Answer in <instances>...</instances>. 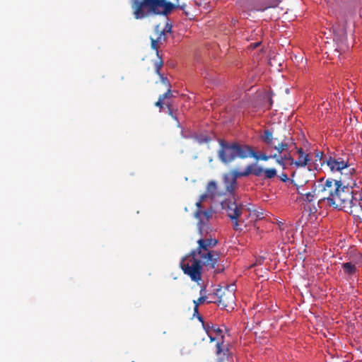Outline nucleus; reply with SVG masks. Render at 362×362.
<instances>
[{"instance_id": "f8f14e48", "label": "nucleus", "mask_w": 362, "mask_h": 362, "mask_svg": "<svg viewBox=\"0 0 362 362\" xmlns=\"http://www.w3.org/2000/svg\"><path fill=\"white\" fill-rule=\"evenodd\" d=\"M292 177H293V178L291 180V182L296 187L298 193L301 195V199L303 201H306L307 202H313L315 196H316L315 190L313 192H300V188L303 187V184L300 182L296 179L295 173H293Z\"/></svg>"}, {"instance_id": "c85d7f7f", "label": "nucleus", "mask_w": 362, "mask_h": 362, "mask_svg": "<svg viewBox=\"0 0 362 362\" xmlns=\"http://www.w3.org/2000/svg\"><path fill=\"white\" fill-rule=\"evenodd\" d=\"M166 105L168 107V115L178 122L177 117L173 115L172 105L170 104H166Z\"/></svg>"}, {"instance_id": "20e7f679", "label": "nucleus", "mask_w": 362, "mask_h": 362, "mask_svg": "<svg viewBox=\"0 0 362 362\" xmlns=\"http://www.w3.org/2000/svg\"><path fill=\"white\" fill-rule=\"evenodd\" d=\"M220 149L218 156L225 164L233 162L235 158L245 159L250 157V146L238 142H228L223 139L219 140Z\"/></svg>"}, {"instance_id": "f3484780", "label": "nucleus", "mask_w": 362, "mask_h": 362, "mask_svg": "<svg viewBox=\"0 0 362 362\" xmlns=\"http://www.w3.org/2000/svg\"><path fill=\"white\" fill-rule=\"evenodd\" d=\"M250 157H252V158H255L256 160H264V161H267L268 160L269 158H277V154L275 153L274 155H270V156H267L266 155L265 153H261L260 155H257L252 149V147H250Z\"/></svg>"}, {"instance_id": "dca6fc26", "label": "nucleus", "mask_w": 362, "mask_h": 362, "mask_svg": "<svg viewBox=\"0 0 362 362\" xmlns=\"http://www.w3.org/2000/svg\"><path fill=\"white\" fill-rule=\"evenodd\" d=\"M254 172V165L253 164L248 165L245 170L243 172H238L236 170H233L230 171V173H232L233 176H235V180L237 181V178L240 177H247L250 174L253 175Z\"/></svg>"}, {"instance_id": "473e14b6", "label": "nucleus", "mask_w": 362, "mask_h": 362, "mask_svg": "<svg viewBox=\"0 0 362 362\" xmlns=\"http://www.w3.org/2000/svg\"><path fill=\"white\" fill-rule=\"evenodd\" d=\"M280 178L281 180L283 181V182H286L288 180V177H287V175L285 174V173H283L281 174V175L280 176Z\"/></svg>"}, {"instance_id": "4be33fe9", "label": "nucleus", "mask_w": 362, "mask_h": 362, "mask_svg": "<svg viewBox=\"0 0 362 362\" xmlns=\"http://www.w3.org/2000/svg\"><path fill=\"white\" fill-rule=\"evenodd\" d=\"M281 158L284 159V160L286 163H287V165H293L294 160L289 153L284 154L283 156H281Z\"/></svg>"}, {"instance_id": "f257e3e1", "label": "nucleus", "mask_w": 362, "mask_h": 362, "mask_svg": "<svg viewBox=\"0 0 362 362\" xmlns=\"http://www.w3.org/2000/svg\"><path fill=\"white\" fill-rule=\"evenodd\" d=\"M316 197L319 198L318 204L327 202L329 206L349 212L354 216L361 211L359 206L354 204L352 187L343 185L341 180H337L328 178L326 180L321 178L318 184L315 185Z\"/></svg>"}, {"instance_id": "2eb2a0df", "label": "nucleus", "mask_w": 362, "mask_h": 362, "mask_svg": "<svg viewBox=\"0 0 362 362\" xmlns=\"http://www.w3.org/2000/svg\"><path fill=\"white\" fill-rule=\"evenodd\" d=\"M211 216V210H202V208H197L195 211V217L199 219V224L203 223L204 219L209 221Z\"/></svg>"}, {"instance_id": "a878e982", "label": "nucleus", "mask_w": 362, "mask_h": 362, "mask_svg": "<svg viewBox=\"0 0 362 362\" xmlns=\"http://www.w3.org/2000/svg\"><path fill=\"white\" fill-rule=\"evenodd\" d=\"M151 48L156 51V55L158 57H159L160 55H159V52L158 50V43L160 42L156 39L152 38V37L151 38Z\"/></svg>"}, {"instance_id": "5701e85b", "label": "nucleus", "mask_w": 362, "mask_h": 362, "mask_svg": "<svg viewBox=\"0 0 362 362\" xmlns=\"http://www.w3.org/2000/svg\"><path fill=\"white\" fill-rule=\"evenodd\" d=\"M213 336H216L217 337H222L223 345H226L224 344V336L223 335V331L219 327H215V329H213Z\"/></svg>"}, {"instance_id": "9b49d317", "label": "nucleus", "mask_w": 362, "mask_h": 362, "mask_svg": "<svg viewBox=\"0 0 362 362\" xmlns=\"http://www.w3.org/2000/svg\"><path fill=\"white\" fill-rule=\"evenodd\" d=\"M253 175L257 177L264 176V179H272L276 176V170L275 168H266L258 165L257 163L253 164Z\"/></svg>"}, {"instance_id": "1a4fd4ad", "label": "nucleus", "mask_w": 362, "mask_h": 362, "mask_svg": "<svg viewBox=\"0 0 362 362\" xmlns=\"http://www.w3.org/2000/svg\"><path fill=\"white\" fill-rule=\"evenodd\" d=\"M323 163H327L332 172H337L344 169H347L348 173L346 174L352 175L355 173L354 168H349V162L345 161L341 158H335L332 156H329L325 158Z\"/></svg>"}, {"instance_id": "cd10ccee", "label": "nucleus", "mask_w": 362, "mask_h": 362, "mask_svg": "<svg viewBox=\"0 0 362 362\" xmlns=\"http://www.w3.org/2000/svg\"><path fill=\"white\" fill-rule=\"evenodd\" d=\"M199 144H202L204 143H209L211 141V138L208 136H201L197 138Z\"/></svg>"}, {"instance_id": "f704fd0d", "label": "nucleus", "mask_w": 362, "mask_h": 362, "mask_svg": "<svg viewBox=\"0 0 362 362\" xmlns=\"http://www.w3.org/2000/svg\"><path fill=\"white\" fill-rule=\"evenodd\" d=\"M196 317L199 320V321H200L202 323V325H203L204 324V319L202 317V315L200 314H198Z\"/></svg>"}, {"instance_id": "c9c22d12", "label": "nucleus", "mask_w": 362, "mask_h": 362, "mask_svg": "<svg viewBox=\"0 0 362 362\" xmlns=\"http://www.w3.org/2000/svg\"><path fill=\"white\" fill-rule=\"evenodd\" d=\"M269 105L272 106V100L271 98H269Z\"/></svg>"}, {"instance_id": "6e6552de", "label": "nucleus", "mask_w": 362, "mask_h": 362, "mask_svg": "<svg viewBox=\"0 0 362 362\" xmlns=\"http://www.w3.org/2000/svg\"><path fill=\"white\" fill-rule=\"evenodd\" d=\"M215 294L218 298V305L224 308H233L235 303L234 285L227 286L223 289L220 287L216 290Z\"/></svg>"}, {"instance_id": "ddd939ff", "label": "nucleus", "mask_w": 362, "mask_h": 362, "mask_svg": "<svg viewBox=\"0 0 362 362\" xmlns=\"http://www.w3.org/2000/svg\"><path fill=\"white\" fill-rule=\"evenodd\" d=\"M223 182L225 185L226 191L229 194H233L237 187V181L235 176L232 173H228L223 175Z\"/></svg>"}, {"instance_id": "393cba45", "label": "nucleus", "mask_w": 362, "mask_h": 362, "mask_svg": "<svg viewBox=\"0 0 362 362\" xmlns=\"http://www.w3.org/2000/svg\"><path fill=\"white\" fill-rule=\"evenodd\" d=\"M209 195L206 193V194H202L199 197V199L198 202H197L196 203V206L197 208H202V203L209 197Z\"/></svg>"}, {"instance_id": "b1692460", "label": "nucleus", "mask_w": 362, "mask_h": 362, "mask_svg": "<svg viewBox=\"0 0 362 362\" xmlns=\"http://www.w3.org/2000/svg\"><path fill=\"white\" fill-rule=\"evenodd\" d=\"M160 79L161 83L167 88H171L170 83L168 80V78L165 76L163 74H160Z\"/></svg>"}, {"instance_id": "2f4dec72", "label": "nucleus", "mask_w": 362, "mask_h": 362, "mask_svg": "<svg viewBox=\"0 0 362 362\" xmlns=\"http://www.w3.org/2000/svg\"><path fill=\"white\" fill-rule=\"evenodd\" d=\"M315 160H321L323 158V153L321 151L317 152L315 156Z\"/></svg>"}, {"instance_id": "4468645a", "label": "nucleus", "mask_w": 362, "mask_h": 362, "mask_svg": "<svg viewBox=\"0 0 362 362\" xmlns=\"http://www.w3.org/2000/svg\"><path fill=\"white\" fill-rule=\"evenodd\" d=\"M297 153L298 154V158L297 160H294L293 165L297 168H302L307 165L308 163L310 160L309 155L305 154L301 148H297Z\"/></svg>"}, {"instance_id": "0eeeda50", "label": "nucleus", "mask_w": 362, "mask_h": 362, "mask_svg": "<svg viewBox=\"0 0 362 362\" xmlns=\"http://www.w3.org/2000/svg\"><path fill=\"white\" fill-rule=\"evenodd\" d=\"M203 327L208 337H209L210 341H216V354L218 356V362H223L224 359L228 358V356L230 355L229 349L227 345H223L222 337L213 336V329H215L216 326L212 324L204 323Z\"/></svg>"}, {"instance_id": "e433bc0d", "label": "nucleus", "mask_w": 362, "mask_h": 362, "mask_svg": "<svg viewBox=\"0 0 362 362\" xmlns=\"http://www.w3.org/2000/svg\"><path fill=\"white\" fill-rule=\"evenodd\" d=\"M300 192H304V190L303 189V187H300Z\"/></svg>"}, {"instance_id": "423d86ee", "label": "nucleus", "mask_w": 362, "mask_h": 362, "mask_svg": "<svg viewBox=\"0 0 362 362\" xmlns=\"http://www.w3.org/2000/svg\"><path fill=\"white\" fill-rule=\"evenodd\" d=\"M221 206L227 213L228 216L233 221V228L236 231H241L239 222L240 216L245 207L242 204L236 202L234 198L228 199L221 202Z\"/></svg>"}, {"instance_id": "6ab92c4d", "label": "nucleus", "mask_w": 362, "mask_h": 362, "mask_svg": "<svg viewBox=\"0 0 362 362\" xmlns=\"http://www.w3.org/2000/svg\"><path fill=\"white\" fill-rule=\"evenodd\" d=\"M155 33L157 35V37L156 40H157L159 42L165 41L166 40V35L165 33L160 28L159 25H156L155 27Z\"/></svg>"}, {"instance_id": "7c9ffc66", "label": "nucleus", "mask_w": 362, "mask_h": 362, "mask_svg": "<svg viewBox=\"0 0 362 362\" xmlns=\"http://www.w3.org/2000/svg\"><path fill=\"white\" fill-rule=\"evenodd\" d=\"M163 100L159 97L157 102H156L155 105L156 107H158L160 109H162L163 107Z\"/></svg>"}, {"instance_id": "c756f323", "label": "nucleus", "mask_w": 362, "mask_h": 362, "mask_svg": "<svg viewBox=\"0 0 362 362\" xmlns=\"http://www.w3.org/2000/svg\"><path fill=\"white\" fill-rule=\"evenodd\" d=\"M165 33H171L172 31V25L169 24L168 23H166L165 27L162 29Z\"/></svg>"}, {"instance_id": "f03ea898", "label": "nucleus", "mask_w": 362, "mask_h": 362, "mask_svg": "<svg viewBox=\"0 0 362 362\" xmlns=\"http://www.w3.org/2000/svg\"><path fill=\"white\" fill-rule=\"evenodd\" d=\"M218 243L215 238H200L197 240L198 247L190 252V257L180 262L183 272L194 281L202 279V265L211 269L216 268L220 257V252L213 250Z\"/></svg>"}, {"instance_id": "bb28decb", "label": "nucleus", "mask_w": 362, "mask_h": 362, "mask_svg": "<svg viewBox=\"0 0 362 362\" xmlns=\"http://www.w3.org/2000/svg\"><path fill=\"white\" fill-rule=\"evenodd\" d=\"M159 97L163 100H164L165 99H168V98H170L173 97V93H172V91H171V88H167V91L164 94L160 95Z\"/></svg>"}, {"instance_id": "9d476101", "label": "nucleus", "mask_w": 362, "mask_h": 362, "mask_svg": "<svg viewBox=\"0 0 362 362\" xmlns=\"http://www.w3.org/2000/svg\"><path fill=\"white\" fill-rule=\"evenodd\" d=\"M362 265V255L357 253L349 262L343 263L341 267L346 275L352 276L356 274L358 267Z\"/></svg>"}, {"instance_id": "a211bd4d", "label": "nucleus", "mask_w": 362, "mask_h": 362, "mask_svg": "<svg viewBox=\"0 0 362 362\" xmlns=\"http://www.w3.org/2000/svg\"><path fill=\"white\" fill-rule=\"evenodd\" d=\"M206 193L211 197L214 198L217 194V184L215 181L211 180L208 182L206 187Z\"/></svg>"}, {"instance_id": "72a5a7b5", "label": "nucleus", "mask_w": 362, "mask_h": 362, "mask_svg": "<svg viewBox=\"0 0 362 362\" xmlns=\"http://www.w3.org/2000/svg\"><path fill=\"white\" fill-rule=\"evenodd\" d=\"M199 313V307L197 305H194V316H197Z\"/></svg>"}, {"instance_id": "412c9836", "label": "nucleus", "mask_w": 362, "mask_h": 362, "mask_svg": "<svg viewBox=\"0 0 362 362\" xmlns=\"http://www.w3.org/2000/svg\"><path fill=\"white\" fill-rule=\"evenodd\" d=\"M204 288H202L201 291H200V294H202V292L204 291ZM206 300V296H202L201 295V296L197 299V300H194L193 301L194 305H197V306L199 307V305L200 304H202L204 303Z\"/></svg>"}, {"instance_id": "aec40b11", "label": "nucleus", "mask_w": 362, "mask_h": 362, "mask_svg": "<svg viewBox=\"0 0 362 362\" xmlns=\"http://www.w3.org/2000/svg\"><path fill=\"white\" fill-rule=\"evenodd\" d=\"M158 57V62H156L155 64H154V68H155V72L156 74H158L159 76H160V74H162L160 73V69L161 68L163 67V61L161 58L160 56Z\"/></svg>"}, {"instance_id": "39448f33", "label": "nucleus", "mask_w": 362, "mask_h": 362, "mask_svg": "<svg viewBox=\"0 0 362 362\" xmlns=\"http://www.w3.org/2000/svg\"><path fill=\"white\" fill-rule=\"evenodd\" d=\"M261 139L267 146L277 151V158H275L276 163L281 165L283 168H285V166L287 165V163H286L279 155L282 152L287 151L290 147L294 146L296 148V143L293 138L286 136H284L283 139L274 137L272 132L269 129H266L261 135Z\"/></svg>"}, {"instance_id": "7ed1b4c3", "label": "nucleus", "mask_w": 362, "mask_h": 362, "mask_svg": "<svg viewBox=\"0 0 362 362\" xmlns=\"http://www.w3.org/2000/svg\"><path fill=\"white\" fill-rule=\"evenodd\" d=\"M179 0H132V8L136 19H143L151 15H168L174 8L185 9Z\"/></svg>"}, {"instance_id": "4c0bfd02", "label": "nucleus", "mask_w": 362, "mask_h": 362, "mask_svg": "<svg viewBox=\"0 0 362 362\" xmlns=\"http://www.w3.org/2000/svg\"><path fill=\"white\" fill-rule=\"evenodd\" d=\"M259 43H256L255 47H257Z\"/></svg>"}]
</instances>
